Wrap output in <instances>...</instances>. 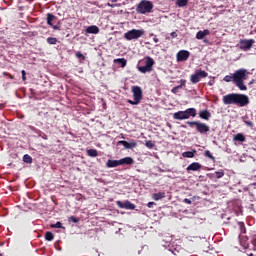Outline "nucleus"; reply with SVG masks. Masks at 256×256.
I'll return each mask as SVG.
<instances>
[{
    "instance_id": "1",
    "label": "nucleus",
    "mask_w": 256,
    "mask_h": 256,
    "mask_svg": "<svg viewBox=\"0 0 256 256\" xmlns=\"http://www.w3.org/2000/svg\"><path fill=\"white\" fill-rule=\"evenodd\" d=\"M224 105H238V107H247L249 104V96L245 94L231 93L223 96Z\"/></svg>"
},
{
    "instance_id": "2",
    "label": "nucleus",
    "mask_w": 256,
    "mask_h": 256,
    "mask_svg": "<svg viewBox=\"0 0 256 256\" xmlns=\"http://www.w3.org/2000/svg\"><path fill=\"white\" fill-rule=\"evenodd\" d=\"M153 65H155V60L150 56H146L144 59L139 61L137 69L140 73H151V71H153Z\"/></svg>"
},
{
    "instance_id": "3",
    "label": "nucleus",
    "mask_w": 256,
    "mask_h": 256,
    "mask_svg": "<svg viewBox=\"0 0 256 256\" xmlns=\"http://www.w3.org/2000/svg\"><path fill=\"white\" fill-rule=\"evenodd\" d=\"M153 12V2L149 0H141L137 7H136V13H139V15H147V13Z\"/></svg>"
},
{
    "instance_id": "4",
    "label": "nucleus",
    "mask_w": 256,
    "mask_h": 256,
    "mask_svg": "<svg viewBox=\"0 0 256 256\" xmlns=\"http://www.w3.org/2000/svg\"><path fill=\"white\" fill-rule=\"evenodd\" d=\"M186 125H189V127H196V131L197 133H200V135H207V133L211 131L209 125L201 121H187Z\"/></svg>"
},
{
    "instance_id": "5",
    "label": "nucleus",
    "mask_w": 256,
    "mask_h": 256,
    "mask_svg": "<svg viewBox=\"0 0 256 256\" xmlns=\"http://www.w3.org/2000/svg\"><path fill=\"white\" fill-rule=\"evenodd\" d=\"M131 92L133 94L134 100H127V103L130 105H139L141 103V100L143 99V90L140 86H132Z\"/></svg>"
},
{
    "instance_id": "6",
    "label": "nucleus",
    "mask_w": 256,
    "mask_h": 256,
    "mask_svg": "<svg viewBox=\"0 0 256 256\" xmlns=\"http://www.w3.org/2000/svg\"><path fill=\"white\" fill-rule=\"evenodd\" d=\"M143 35H145V30L132 29V30L127 31L124 34V39H126V41H133V40L140 39V37H143Z\"/></svg>"
},
{
    "instance_id": "7",
    "label": "nucleus",
    "mask_w": 256,
    "mask_h": 256,
    "mask_svg": "<svg viewBox=\"0 0 256 256\" xmlns=\"http://www.w3.org/2000/svg\"><path fill=\"white\" fill-rule=\"evenodd\" d=\"M245 79H247V70L239 69L233 73V83L245 81Z\"/></svg>"
},
{
    "instance_id": "8",
    "label": "nucleus",
    "mask_w": 256,
    "mask_h": 256,
    "mask_svg": "<svg viewBox=\"0 0 256 256\" xmlns=\"http://www.w3.org/2000/svg\"><path fill=\"white\" fill-rule=\"evenodd\" d=\"M254 43V39H242L239 42V49H241L242 51H249L253 47Z\"/></svg>"
},
{
    "instance_id": "9",
    "label": "nucleus",
    "mask_w": 256,
    "mask_h": 256,
    "mask_svg": "<svg viewBox=\"0 0 256 256\" xmlns=\"http://www.w3.org/2000/svg\"><path fill=\"white\" fill-rule=\"evenodd\" d=\"M116 205L120 209H129L130 211H133L135 209V204L131 203V201L126 200L125 202H121V200L116 201Z\"/></svg>"
},
{
    "instance_id": "10",
    "label": "nucleus",
    "mask_w": 256,
    "mask_h": 256,
    "mask_svg": "<svg viewBox=\"0 0 256 256\" xmlns=\"http://www.w3.org/2000/svg\"><path fill=\"white\" fill-rule=\"evenodd\" d=\"M189 57H191V53L187 50H180L176 54V59L179 63H181L183 61H187V59H189Z\"/></svg>"
},
{
    "instance_id": "11",
    "label": "nucleus",
    "mask_w": 256,
    "mask_h": 256,
    "mask_svg": "<svg viewBox=\"0 0 256 256\" xmlns=\"http://www.w3.org/2000/svg\"><path fill=\"white\" fill-rule=\"evenodd\" d=\"M117 145H123L124 149H135V147H137V142L135 140H131L130 142L120 140L117 142Z\"/></svg>"
},
{
    "instance_id": "12",
    "label": "nucleus",
    "mask_w": 256,
    "mask_h": 256,
    "mask_svg": "<svg viewBox=\"0 0 256 256\" xmlns=\"http://www.w3.org/2000/svg\"><path fill=\"white\" fill-rule=\"evenodd\" d=\"M201 167H203L201 165V163L199 162H193L191 163L187 168L186 170L189 172V171H201Z\"/></svg>"
},
{
    "instance_id": "13",
    "label": "nucleus",
    "mask_w": 256,
    "mask_h": 256,
    "mask_svg": "<svg viewBox=\"0 0 256 256\" xmlns=\"http://www.w3.org/2000/svg\"><path fill=\"white\" fill-rule=\"evenodd\" d=\"M238 227L240 229V234H239V239H240V243H243V235H245V233H247V230L245 228V223L243 222H238Z\"/></svg>"
},
{
    "instance_id": "14",
    "label": "nucleus",
    "mask_w": 256,
    "mask_h": 256,
    "mask_svg": "<svg viewBox=\"0 0 256 256\" xmlns=\"http://www.w3.org/2000/svg\"><path fill=\"white\" fill-rule=\"evenodd\" d=\"M173 117H174V119H176L177 121H183V120L187 119V116H186L185 111H178V112H175V113L173 114Z\"/></svg>"
},
{
    "instance_id": "15",
    "label": "nucleus",
    "mask_w": 256,
    "mask_h": 256,
    "mask_svg": "<svg viewBox=\"0 0 256 256\" xmlns=\"http://www.w3.org/2000/svg\"><path fill=\"white\" fill-rule=\"evenodd\" d=\"M186 113V119H190L191 117H197V109L195 108H188L184 110Z\"/></svg>"
},
{
    "instance_id": "16",
    "label": "nucleus",
    "mask_w": 256,
    "mask_h": 256,
    "mask_svg": "<svg viewBox=\"0 0 256 256\" xmlns=\"http://www.w3.org/2000/svg\"><path fill=\"white\" fill-rule=\"evenodd\" d=\"M200 119H204V121H209L211 119V112L209 110H202L199 112Z\"/></svg>"
},
{
    "instance_id": "17",
    "label": "nucleus",
    "mask_w": 256,
    "mask_h": 256,
    "mask_svg": "<svg viewBox=\"0 0 256 256\" xmlns=\"http://www.w3.org/2000/svg\"><path fill=\"white\" fill-rule=\"evenodd\" d=\"M86 33L91 34V35H97L99 34V27L96 25H91L86 28Z\"/></svg>"
},
{
    "instance_id": "18",
    "label": "nucleus",
    "mask_w": 256,
    "mask_h": 256,
    "mask_svg": "<svg viewBox=\"0 0 256 256\" xmlns=\"http://www.w3.org/2000/svg\"><path fill=\"white\" fill-rule=\"evenodd\" d=\"M249 238H245V240L241 243L244 247H254L256 249V238H251V243L249 244Z\"/></svg>"
},
{
    "instance_id": "19",
    "label": "nucleus",
    "mask_w": 256,
    "mask_h": 256,
    "mask_svg": "<svg viewBox=\"0 0 256 256\" xmlns=\"http://www.w3.org/2000/svg\"><path fill=\"white\" fill-rule=\"evenodd\" d=\"M211 31L205 29L204 31H198L196 34V39L201 40V39H205V37H207V35H210Z\"/></svg>"
},
{
    "instance_id": "20",
    "label": "nucleus",
    "mask_w": 256,
    "mask_h": 256,
    "mask_svg": "<svg viewBox=\"0 0 256 256\" xmlns=\"http://www.w3.org/2000/svg\"><path fill=\"white\" fill-rule=\"evenodd\" d=\"M120 165H133L135 160L131 157H125L119 160Z\"/></svg>"
},
{
    "instance_id": "21",
    "label": "nucleus",
    "mask_w": 256,
    "mask_h": 256,
    "mask_svg": "<svg viewBox=\"0 0 256 256\" xmlns=\"http://www.w3.org/2000/svg\"><path fill=\"white\" fill-rule=\"evenodd\" d=\"M225 176V171H216L212 174H209L210 179H221V177Z\"/></svg>"
},
{
    "instance_id": "22",
    "label": "nucleus",
    "mask_w": 256,
    "mask_h": 256,
    "mask_svg": "<svg viewBox=\"0 0 256 256\" xmlns=\"http://www.w3.org/2000/svg\"><path fill=\"white\" fill-rule=\"evenodd\" d=\"M120 162L119 160H108L106 162V167H108V169H113L115 167H119Z\"/></svg>"
},
{
    "instance_id": "23",
    "label": "nucleus",
    "mask_w": 256,
    "mask_h": 256,
    "mask_svg": "<svg viewBox=\"0 0 256 256\" xmlns=\"http://www.w3.org/2000/svg\"><path fill=\"white\" fill-rule=\"evenodd\" d=\"M194 74H196L200 79H205L206 77H209V73L202 69L196 70Z\"/></svg>"
},
{
    "instance_id": "24",
    "label": "nucleus",
    "mask_w": 256,
    "mask_h": 256,
    "mask_svg": "<svg viewBox=\"0 0 256 256\" xmlns=\"http://www.w3.org/2000/svg\"><path fill=\"white\" fill-rule=\"evenodd\" d=\"M197 154V150L187 151L182 153V157L187 159H193L195 155Z\"/></svg>"
},
{
    "instance_id": "25",
    "label": "nucleus",
    "mask_w": 256,
    "mask_h": 256,
    "mask_svg": "<svg viewBox=\"0 0 256 256\" xmlns=\"http://www.w3.org/2000/svg\"><path fill=\"white\" fill-rule=\"evenodd\" d=\"M152 199H154V201H160V199H165V192L154 193L152 195Z\"/></svg>"
},
{
    "instance_id": "26",
    "label": "nucleus",
    "mask_w": 256,
    "mask_h": 256,
    "mask_svg": "<svg viewBox=\"0 0 256 256\" xmlns=\"http://www.w3.org/2000/svg\"><path fill=\"white\" fill-rule=\"evenodd\" d=\"M55 19H57V17H55V15L48 13L47 14V25H49L50 27H53V21H55Z\"/></svg>"
},
{
    "instance_id": "27",
    "label": "nucleus",
    "mask_w": 256,
    "mask_h": 256,
    "mask_svg": "<svg viewBox=\"0 0 256 256\" xmlns=\"http://www.w3.org/2000/svg\"><path fill=\"white\" fill-rule=\"evenodd\" d=\"M114 63L121 65V67H127V60L125 58L114 59Z\"/></svg>"
},
{
    "instance_id": "28",
    "label": "nucleus",
    "mask_w": 256,
    "mask_h": 256,
    "mask_svg": "<svg viewBox=\"0 0 256 256\" xmlns=\"http://www.w3.org/2000/svg\"><path fill=\"white\" fill-rule=\"evenodd\" d=\"M233 139L234 141H240V143H244V141H246L245 135H243V133L236 134Z\"/></svg>"
},
{
    "instance_id": "29",
    "label": "nucleus",
    "mask_w": 256,
    "mask_h": 256,
    "mask_svg": "<svg viewBox=\"0 0 256 256\" xmlns=\"http://www.w3.org/2000/svg\"><path fill=\"white\" fill-rule=\"evenodd\" d=\"M190 81L193 83V85H197V83L201 81V78H199L198 75L194 73L190 76Z\"/></svg>"
},
{
    "instance_id": "30",
    "label": "nucleus",
    "mask_w": 256,
    "mask_h": 256,
    "mask_svg": "<svg viewBox=\"0 0 256 256\" xmlns=\"http://www.w3.org/2000/svg\"><path fill=\"white\" fill-rule=\"evenodd\" d=\"M236 87H238V89H240V91H247V86L245 85V83L243 81H239V82H234Z\"/></svg>"
},
{
    "instance_id": "31",
    "label": "nucleus",
    "mask_w": 256,
    "mask_h": 256,
    "mask_svg": "<svg viewBox=\"0 0 256 256\" xmlns=\"http://www.w3.org/2000/svg\"><path fill=\"white\" fill-rule=\"evenodd\" d=\"M187 3H189V0H177L176 1L177 7H187Z\"/></svg>"
},
{
    "instance_id": "32",
    "label": "nucleus",
    "mask_w": 256,
    "mask_h": 256,
    "mask_svg": "<svg viewBox=\"0 0 256 256\" xmlns=\"http://www.w3.org/2000/svg\"><path fill=\"white\" fill-rule=\"evenodd\" d=\"M46 41L48 45H57V38L55 37H48Z\"/></svg>"
},
{
    "instance_id": "33",
    "label": "nucleus",
    "mask_w": 256,
    "mask_h": 256,
    "mask_svg": "<svg viewBox=\"0 0 256 256\" xmlns=\"http://www.w3.org/2000/svg\"><path fill=\"white\" fill-rule=\"evenodd\" d=\"M87 155H88L89 157H97L98 152H97L96 149H89V150H87Z\"/></svg>"
},
{
    "instance_id": "34",
    "label": "nucleus",
    "mask_w": 256,
    "mask_h": 256,
    "mask_svg": "<svg viewBox=\"0 0 256 256\" xmlns=\"http://www.w3.org/2000/svg\"><path fill=\"white\" fill-rule=\"evenodd\" d=\"M23 161H24V163L31 164V163H33V158L29 154H25L23 156Z\"/></svg>"
},
{
    "instance_id": "35",
    "label": "nucleus",
    "mask_w": 256,
    "mask_h": 256,
    "mask_svg": "<svg viewBox=\"0 0 256 256\" xmlns=\"http://www.w3.org/2000/svg\"><path fill=\"white\" fill-rule=\"evenodd\" d=\"M55 239V235L52 234V232H46L45 233V240L46 241H53Z\"/></svg>"
},
{
    "instance_id": "36",
    "label": "nucleus",
    "mask_w": 256,
    "mask_h": 256,
    "mask_svg": "<svg viewBox=\"0 0 256 256\" xmlns=\"http://www.w3.org/2000/svg\"><path fill=\"white\" fill-rule=\"evenodd\" d=\"M205 157H208V159H211V161H215L214 155L209 150H205L204 152Z\"/></svg>"
},
{
    "instance_id": "37",
    "label": "nucleus",
    "mask_w": 256,
    "mask_h": 256,
    "mask_svg": "<svg viewBox=\"0 0 256 256\" xmlns=\"http://www.w3.org/2000/svg\"><path fill=\"white\" fill-rule=\"evenodd\" d=\"M51 229H63V224L61 222H56L50 225Z\"/></svg>"
},
{
    "instance_id": "38",
    "label": "nucleus",
    "mask_w": 256,
    "mask_h": 256,
    "mask_svg": "<svg viewBox=\"0 0 256 256\" xmlns=\"http://www.w3.org/2000/svg\"><path fill=\"white\" fill-rule=\"evenodd\" d=\"M145 146L148 148V149H153L155 147V142L151 141V140H147L145 142Z\"/></svg>"
},
{
    "instance_id": "39",
    "label": "nucleus",
    "mask_w": 256,
    "mask_h": 256,
    "mask_svg": "<svg viewBox=\"0 0 256 256\" xmlns=\"http://www.w3.org/2000/svg\"><path fill=\"white\" fill-rule=\"evenodd\" d=\"M223 81H225L226 83H231V81H233V75H226L224 78H223Z\"/></svg>"
},
{
    "instance_id": "40",
    "label": "nucleus",
    "mask_w": 256,
    "mask_h": 256,
    "mask_svg": "<svg viewBox=\"0 0 256 256\" xmlns=\"http://www.w3.org/2000/svg\"><path fill=\"white\" fill-rule=\"evenodd\" d=\"M68 221H71L72 223H79V218H77L75 216H70L68 218Z\"/></svg>"
},
{
    "instance_id": "41",
    "label": "nucleus",
    "mask_w": 256,
    "mask_h": 256,
    "mask_svg": "<svg viewBox=\"0 0 256 256\" xmlns=\"http://www.w3.org/2000/svg\"><path fill=\"white\" fill-rule=\"evenodd\" d=\"M75 55H76L77 59H82V61H85V55H83V53L76 52Z\"/></svg>"
},
{
    "instance_id": "42",
    "label": "nucleus",
    "mask_w": 256,
    "mask_h": 256,
    "mask_svg": "<svg viewBox=\"0 0 256 256\" xmlns=\"http://www.w3.org/2000/svg\"><path fill=\"white\" fill-rule=\"evenodd\" d=\"M186 83H187V80L181 79L180 80V85H178V87H181V89H183V87H185Z\"/></svg>"
},
{
    "instance_id": "43",
    "label": "nucleus",
    "mask_w": 256,
    "mask_h": 256,
    "mask_svg": "<svg viewBox=\"0 0 256 256\" xmlns=\"http://www.w3.org/2000/svg\"><path fill=\"white\" fill-rule=\"evenodd\" d=\"M21 74H22V81H27V72H25V70H22L21 71Z\"/></svg>"
},
{
    "instance_id": "44",
    "label": "nucleus",
    "mask_w": 256,
    "mask_h": 256,
    "mask_svg": "<svg viewBox=\"0 0 256 256\" xmlns=\"http://www.w3.org/2000/svg\"><path fill=\"white\" fill-rule=\"evenodd\" d=\"M179 89H181V86H175L174 88H172V92L173 93H179Z\"/></svg>"
},
{
    "instance_id": "45",
    "label": "nucleus",
    "mask_w": 256,
    "mask_h": 256,
    "mask_svg": "<svg viewBox=\"0 0 256 256\" xmlns=\"http://www.w3.org/2000/svg\"><path fill=\"white\" fill-rule=\"evenodd\" d=\"M183 202L184 203H187V205H191L193 202L191 201V199H189V198H185L184 200H183Z\"/></svg>"
},
{
    "instance_id": "46",
    "label": "nucleus",
    "mask_w": 256,
    "mask_h": 256,
    "mask_svg": "<svg viewBox=\"0 0 256 256\" xmlns=\"http://www.w3.org/2000/svg\"><path fill=\"white\" fill-rule=\"evenodd\" d=\"M37 32H28L29 37H36Z\"/></svg>"
},
{
    "instance_id": "47",
    "label": "nucleus",
    "mask_w": 256,
    "mask_h": 256,
    "mask_svg": "<svg viewBox=\"0 0 256 256\" xmlns=\"http://www.w3.org/2000/svg\"><path fill=\"white\" fill-rule=\"evenodd\" d=\"M245 125H247L248 127H253V122L245 121Z\"/></svg>"
},
{
    "instance_id": "48",
    "label": "nucleus",
    "mask_w": 256,
    "mask_h": 256,
    "mask_svg": "<svg viewBox=\"0 0 256 256\" xmlns=\"http://www.w3.org/2000/svg\"><path fill=\"white\" fill-rule=\"evenodd\" d=\"M153 205H155V202H149V203L147 204V207H148L149 209H152V208H153Z\"/></svg>"
},
{
    "instance_id": "49",
    "label": "nucleus",
    "mask_w": 256,
    "mask_h": 256,
    "mask_svg": "<svg viewBox=\"0 0 256 256\" xmlns=\"http://www.w3.org/2000/svg\"><path fill=\"white\" fill-rule=\"evenodd\" d=\"M52 28H53L55 31L59 30V26H58V25H53Z\"/></svg>"
},
{
    "instance_id": "50",
    "label": "nucleus",
    "mask_w": 256,
    "mask_h": 256,
    "mask_svg": "<svg viewBox=\"0 0 256 256\" xmlns=\"http://www.w3.org/2000/svg\"><path fill=\"white\" fill-rule=\"evenodd\" d=\"M171 37H177V33L176 32H172L171 33Z\"/></svg>"
},
{
    "instance_id": "51",
    "label": "nucleus",
    "mask_w": 256,
    "mask_h": 256,
    "mask_svg": "<svg viewBox=\"0 0 256 256\" xmlns=\"http://www.w3.org/2000/svg\"><path fill=\"white\" fill-rule=\"evenodd\" d=\"M154 43H159V38H154Z\"/></svg>"
},
{
    "instance_id": "52",
    "label": "nucleus",
    "mask_w": 256,
    "mask_h": 256,
    "mask_svg": "<svg viewBox=\"0 0 256 256\" xmlns=\"http://www.w3.org/2000/svg\"><path fill=\"white\" fill-rule=\"evenodd\" d=\"M108 7H115V5L111 4V3H108L107 4Z\"/></svg>"
},
{
    "instance_id": "53",
    "label": "nucleus",
    "mask_w": 256,
    "mask_h": 256,
    "mask_svg": "<svg viewBox=\"0 0 256 256\" xmlns=\"http://www.w3.org/2000/svg\"><path fill=\"white\" fill-rule=\"evenodd\" d=\"M208 85H209L210 87H213V83H212L211 81L208 82Z\"/></svg>"
},
{
    "instance_id": "54",
    "label": "nucleus",
    "mask_w": 256,
    "mask_h": 256,
    "mask_svg": "<svg viewBox=\"0 0 256 256\" xmlns=\"http://www.w3.org/2000/svg\"><path fill=\"white\" fill-rule=\"evenodd\" d=\"M181 128L182 129H187V126L186 125H182Z\"/></svg>"
},
{
    "instance_id": "55",
    "label": "nucleus",
    "mask_w": 256,
    "mask_h": 256,
    "mask_svg": "<svg viewBox=\"0 0 256 256\" xmlns=\"http://www.w3.org/2000/svg\"><path fill=\"white\" fill-rule=\"evenodd\" d=\"M112 3H117L119 0H110Z\"/></svg>"
},
{
    "instance_id": "56",
    "label": "nucleus",
    "mask_w": 256,
    "mask_h": 256,
    "mask_svg": "<svg viewBox=\"0 0 256 256\" xmlns=\"http://www.w3.org/2000/svg\"><path fill=\"white\" fill-rule=\"evenodd\" d=\"M42 139L47 140V135H44V136L42 137Z\"/></svg>"
},
{
    "instance_id": "57",
    "label": "nucleus",
    "mask_w": 256,
    "mask_h": 256,
    "mask_svg": "<svg viewBox=\"0 0 256 256\" xmlns=\"http://www.w3.org/2000/svg\"><path fill=\"white\" fill-rule=\"evenodd\" d=\"M204 43H209V40H204Z\"/></svg>"
}]
</instances>
